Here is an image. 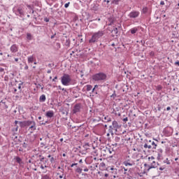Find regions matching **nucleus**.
I'll use <instances>...</instances> for the list:
<instances>
[{
    "instance_id": "nucleus-1",
    "label": "nucleus",
    "mask_w": 179,
    "mask_h": 179,
    "mask_svg": "<svg viewBox=\"0 0 179 179\" xmlns=\"http://www.w3.org/2000/svg\"><path fill=\"white\" fill-rule=\"evenodd\" d=\"M94 82H106L107 80V74L103 72H99L94 74L92 76Z\"/></svg>"
},
{
    "instance_id": "nucleus-2",
    "label": "nucleus",
    "mask_w": 179,
    "mask_h": 179,
    "mask_svg": "<svg viewBox=\"0 0 179 179\" xmlns=\"http://www.w3.org/2000/svg\"><path fill=\"white\" fill-rule=\"evenodd\" d=\"M104 36V31H98L92 34V38L90 39L89 43H97L99 38Z\"/></svg>"
},
{
    "instance_id": "nucleus-3",
    "label": "nucleus",
    "mask_w": 179,
    "mask_h": 179,
    "mask_svg": "<svg viewBox=\"0 0 179 179\" xmlns=\"http://www.w3.org/2000/svg\"><path fill=\"white\" fill-rule=\"evenodd\" d=\"M61 82L64 86H69L71 85V82H72V78L69 74L64 73L61 78Z\"/></svg>"
},
{
    "instance_id": "nucleus-4",
    "label": "nucleus",
    "mask_w": 179,
    "mask_h": 179,
    "mask_svg": "<svg viewBox=\"0 0 179 179\" xmlns=\"http://www.w3.org/2000/svg\"><path fill=\"white\" fill-rule=\"evenodd\" d=\"M25 125L26 127H29L30 131H36V122L30 121V120H25Z\"/></svg>"
},
{
    "instance_id": "nucleus-5",
    "label": "nucleus",
    "mask_w": 179,
    "mask_h": 179,
    "mask_svg": "<svg viewBox=\"0 0 179 179\" xmlns=\"http://www.w3.org/2000/svg\"><path fill=\"white\" fill-rule=\"evenodd\" d=\"M139 15H141V13H139V11H131L129 14V17H130V19H136V17H139Z\"/></svg>"
},
{
    "instance_id": "nucleus-6",
    "label": "nucleus",
    "mask_w": 179,
    "mask_h": 179,
    "mask_svg": "<svg viewBox=\"0 0 179 179\" xmlns=\"http://www.w3.org/2000/svg\"><path fill=\"white\" fill-rule=\"evenodd\" d=\"M123 164L126 166H134V164H135V162H134L132 161V159H131V158H129V157H127L126 158V160L123 162Z\"/></svg>"
},
{
    "instance_id": "nucleus-7",
    "label": "nucleus",
    "mask_w": 179,
    "mask_h": 179,
    "mask_svg": "<svg viewBox=\"0 0 179 179\" xmlns=\"http://www.w3.org/2000/svg\"><path fill=\"white\" fill-rule=\"evenodd\" d=\"M36 55H32L27 57L28 64H33L34 62H36Z\"/></svg>"
},
{
    "instance_id": "nucleus-8",
    "label": "nucleus",
    "mask_w": 179,
    "mask_h": 179,
    "mask_svg": "<svg viewBox=\"0 0 179 179\" xmlns=\"http://www.w3.org/2000/svg\"><path fill=\"white\" fill-rule=\"evenodd\" d=\"M79 111H80V104L78 103L75 105L73 113H74V114H76V113H79Z\"/></svg>"
},
{
    "instance_id": "nucleus-9",
    "label": "nucleus",
    "mask_w": 179,
    "mask_h": 179,
    "mask_svg": "<svg viewBox=\"0 0 179 179\" xmlns=\"http://www.w3.org/2000/svg\"><path fill=\"white\" fill-rule=\"evenodd\" d=\"M15 125H17V124H19L20 127H21V128H25V127H26V120L23 121V122H19L17 120H15Z\"/></svg>"
},
{
    "instance_id": "nucleus-10",
    "label": "nucleus",
    "mask_w": 179,
    "mask_h": 179,
    "mask_svg": "<svg viewBox=\"0 0 179 179\" xmlns=\"http://www.w3.org/2000/svg\"><path fill=\"white\" fill-rule=\"evenodd\" d=\"M15 15H17V16H22V15H24L23 8L20 7L18 8L15 11Z\"/></svg>"
},
{
    "instance_id": "nucleus-11",
    "label": "nucleus",
    "mask_w": 179,
    "mask_h": 179,
    "mask_svg": "<svg viewBox=\"0 0 179 179\" xmlns=\"http://www.w3.org/2000/svg\"><path fill=\"white\" fill-rule=\"evenodd\" d=\"M45 117L47 118H52L54 117V111L53 110H48L45 113Z\"/></svg>"
},
{
    "instance_id": "nucleus-12",
    "label": "nucleus",
    "mask_w": 179,
    "mask_h": 179,
    "mask_svg": "<svg viewBox=\"0 0 179 179\" xmlns=\"http://www.w3.org/2000/svg\"><path fill=\"white\" fill-rule=\"evenodd\" d=\"M113 129H118L120 126L118 125V122L117 121H113L112 123Z\"/></svg>"
},
{
    "instance_id": "nucleus-13",
    "label": "nucleus",
    "mask_w": 179,
    "mask_h": 179,
    "mask_svg": "<svg viewBox=\"0 0 179 179\" xmlns=\"http://www.w3.org/2000/svg\"><path fill=\"white\" fill-rule=\"evenodd\" d=\"M151 166H148V171H149V170H150V169H155V167H156V162L154 160L152 161V162H150Z\"/></svg>"
},
{
    "instance_id": "nucleus-14",
    "label": "nucleus",
    "mask_w": 179,
    "mask_h": 179,
    "mask_svg": "<svg viewBox=\"0 0 179 179\" xmlns=\"http://www.w3.org/2000/svg\"><path fill=\"white\" fill-rule=\"evenodd\" d=\"M10 51H11V52H17V45H13L10 47Z\"/></svg>"
},
{
    "instance_id": "nucleus-15",
    "label": "nucleus",
    "mask_w": 179,
    "mask_h": 179,
    "mask_svg": "<svg viewBox=\"0 0 179 179\" xmlns=\"http://www.w3.org/2000/svg\"><path fill=\"white\" fill-rule=\"evenodd\" d=\"M45 100H46L45 95L44 94L41 95L39 98V101L44 102L45 101Z\"/></svg>"
},
{
    "instance_id": "nucleus-16",
    "label": "nucleus",
    "mask_w": 179,
    "mask_h": 179,
    "mask_svg": "<svg viewBox=\"0 0 179 179\" xmlns=\"http://www.w3.org/2000/svg\"><path fill=\"white\" fill-rule=\"evenodd\" d=\"M136 31H138V28L134 27L132 28L131 29H130V32L131 33V34H135V33H136Z\"/></svg>"
},
{
    "instance_id": "nucleus-17",
    "label": "nucleus",
    "mask_w": 179,
    "mask_h": 179,
    "mask_svg": "<svg viewBox=\"0 0 179 179\" xmlns=\"http://www.w3.org/2000/svg\"><path fill=\"white\" fill-rule=\"evenodd\" d=\"M148 10H149V8H148V7H143L142 10V13H148Z\"/></svg>"
},
{
    "instance_id": "nucleus-18",
    "label": "nucleus",
    "mask_w": 179,
    "mask_h": 179,
    "mask_svg": "<svg viewBox=\"0 0 179 179\" xmlns=\"http://www.w3.org/2000/svg\"><path fill=\"white\" fill-rule=\"evenodd\" d=\"M86 87H87V92H90V90L93 89V86H92L91 85H87Z\"/></svg>"
},
{
    "instance_id": "nucleus-19",
    "label": "nucleus",
    "mask_w": 179,
    "mask_h": 179,
    "mask_svg": "<svg viewBox=\"0 0 179 179\" xmlns=\"http://www.w3.org/2000/svg\"><path fill=\"white\" fill-rule=\"evenodd\" d=\"M15 160H16L17 163H19V164H22V159H20V157H17L15 158Z\"/></svg>"
},
{
    "instance_id": "nucleus-20",
    "label": "nucleus",
    "mask_w": 179,
    "mask_h": 179,
    "mask_svg": "<svg viewBox=\"0 0 179 179\" xmlns=\"http://www.w3.org/2000/svg\"><path fill=\"white\" fill-rule=\"evenodd\" d=\"M154 160H155V157L152 156V157H148V162L150 164L152 163V161H154Z\"/></svg>"
},
{
    "instance_id": "nucleus-21",
    "label": "nucleus",
    "mask_w": 179,
    "mask_h": 179,
    "mask_svg": "<svg viewBox=\"0 0 179 179\" xmlns=\"http://www.w3.org/2000/svg\"><path fill=\"white\" fill-rule=\"evenodd\" d=\"M111 170V173L112 174H117V169H114V168H110Z\"/></svg>"
},
{
    "instance_id": "nucleus-22",
    "label": "nucleus",
    "mask_w": 179,
    "mask_h": 179,
    "mask_svg": "<svg viewBox=\"0 0 179 179\" xmlns=\"http://www.w3.org/2000/svg\"><path fill=\"white\" fill-rule=\"evenodd\" d=\"M144 148H145V149H152V145H148V144L145 143L144 145Z\"/></svg>"
},
{
    "instance_id": "nucleus-23",
    "label": "nucleus",
    "mask_w": 179,
    "mask_h": 179,
    "mask_svg": "<svg viewBox=\"0 0 179 179\" xmlns=\"http://www.w3.org/2000/svg\"><path fill=\"white\" fill-rule=\"evenodd\" d=\"M41 179H51V177H50L48 175H44L42 176Z\"/></svg>"
},
{
    "instance_id": "nucleus-24",
    "label": "nucleus",
    "mask_w": 179,
    "mask_h": 179,
    "mask_svg": "<svg viewBox=\"0 0 179 179\" xmlns=\"http://www.w3.org/2000/svg\"><path fill=\"white\" fill-rule=\"evenodd\" d=\"M162 157H163V154L158 152V156H157L158 160H160V159H162Z\"/></svg>"
},
{
    "instance_id": "nucleus-25",
    "label": "nucleus",
    "mask_w": 179,
    "mask_h": 179,
    "mask_svg": "<svg viewBox=\"0 0 179 179\" xmlns=\"http://www.w3.org/2000/svg\"><path fill=\"white\" fill-rule=\"evenodd\" d=\"M27 40H31V34H27Z\"/></svg>"
},
{
    "instance_id": "nucleus-26",
    "label": "nucleus",
    "mask_w": 179,
    "mask_h": 179,
    "mask_svg": "<svg viewBox=\"0 0 179 179\" xmlns=\"http://www.w3.org/2000/svg\"><path fill=\"white\" fill-rule=\"evenodd\" d=\"M115 34H117L118 33V28H114L112 31Z\"/></svg>"
},
{
    "instance_id": "nucleus-27",
    "label": "nucleus",
    "mask_w": 179,
    "mask_h": 179,
    "mask_svg": "<svg viewBox=\"0 0 179 179\" xmlns=\"http://www.w3.org/2000/svg\"><path fill=\"white\" fill-rule=\"evenodd\" d=\"M76 171H77V173H79L80 174V173H82V169L78 168Z\"/></svg>"
},
{
    "instance_id": "nucleus-28",
    "label": "nucleus",
    "mask_w": 179,
    "mask_h": 179,
    "mask_svg": "<svg viewBox=\"0 0 179 179\" xmlns=\"http://www.w3.org/2000/svg\"><path fill=\"white\" fill-rule=\"evenodd\" d=\"M158 153L163 154V150L162 148L158 149Z\"/></svg>"
},
{
    "instance_id": "nucleus-29",
    "label": "nucleus",
    "mask_w": 179,
    "mask_h": 179,
    "mask_svg": "<svg viewBox=\"0 0 179 179\" xmlns=\"http://www.w3.org/2000/svg\"><path fill=\"white\" fill-rule=\"evenodd\" d=\"M69 3H71L69 2V3H66V4L64 5V8H69Z\"/></svg>"
},
{
    "instance_id": "nucleus-30",
    "label": "nucleus",
    "mask_w": 179,
    "mask_h": 179,
    "mask_svg": "<svg viewBox=\"0 0 179 179\" xmlns=\"http://www.w3.org/2000/svg\"><path fill=\"white\" fill-rule=\"evenodd\" d=\"M45 167H47V166H43V165H41V169L42 170H44V169H45Z\"/></svg>"
},
{
    "instance_id": "nucleus-31",
    "label": "nucleus",
    "mask_w": 179,
    "mask_h": 179,
    "mask_svg": "<svg viewBox=\"0 0 179 179\" xmlns=\"http://www.w3.org/2000/svg\"><path fill=\"white\" fill-rule=\"evenodd\" d=\"M175 65H176V66H179V61L176 62H175Z\"/></svg>"
},
{
    "instance_id": "nucleus-32",
    "label": "nucleus",
    "mask_w": 179,
    "mask_h": 179,
    "mask_svg": "<svg viewBox=\"0 0 179 179\" xmlns=\"http://www.w3.org/2000/svg\"><path fill=\"white\" fill-rule=\"evenodd\" d=\"M124 122H127L128 121V117H125L123 119Z\"/></svg>"
},
{
    "instance_id": "nucleus-33",
    "label": "nucleus",
    "mask_w": 179,
    "mask_h": 179,
    "mask_svg": "<svg viewBox=\"0 0 179 179\" xmlns=\"http://www.w3.org/2000/svg\"><path fill=\"white\" fill-rule=\"evenodd\" d=\"M170 110H171V108L170 106H168V107L166 108V110H167V111H170Z\"/></svg>"
},
{
    "instance_id": "nucleus-34",
    "label": "nucleus",
    "mask_w": 179,
    "mask_h": 179,
    "mask_svg": "<svg viewBox=\"0 0 179 179\" xmlns=\"http://www.w3.org/2000/svg\"><path fill=\"white\" fill-rule=\"evenodd\" d=\"M24 69H26V70L29 69V66H28V65H26V66H24Z\"/></svg>"
},
{
    "instance_id": "nucleus-35",
    "label": "nucleus",
    "mask_w": 179,
    "mask_h": 179,
    "mask_svg": "<svg viewBox=\"0 0 179 179\" xmlns=\"http://www.w3.org/2000/svg\"><path fill=\"white\" fill-rule=\"evenodd\" d=\"M55 79H58V78L56 76L52 79V82H55Z\"/></svg>"
},
{
    "instance_id": "nucleus-36",
    "label": "nucleus",
    "mask_w": 179,
    "mask_h": 179,
    "mask_svg": "<svg viewBox=\"0 0 179 179\" xmlns=\"http://www.w3.org/2000/svg\"><path fill=\"white\" fill-rule=\"evenodd\" d=\"M34 65H37V59L35 60V62H33Z\"/></svg>"
},
{
    "instance_id": "nucleus-37",
    "label": "nucleus",
    "mask_w": 179,
    "mask_h": 179,
    "mask_svg": "<svg viewBox=\"0 0 179 179\" xmlns=\"http://www.w3.org/2000/svg\"><path fill=\"white\" fill-rule=\"evenodd\" d=\"M59 89L60 90H65V89H64V88H62L61 86H59Z\"/></svg>"
},
{
    "instance_id": "nucleus-38",
    "label": "nucleus",
    "mask_w": 179,
    "mask_h": 179,
    "mask_svg": "<svg viewBox=\"0 0 179 179\" xmlns=\"http://www.w3.org/2000/svg\"><path fill=\"white\" fill-rule=\"evenodd\" d=\"M50 162L52 163V162H54V157H52L51 159H50Z\"/></svg>"
},
{
    "instance_id": "nucleus-39",
    "label": "nucleus",
    "mask_w": 179,
    "mask_h": 179,
    "mask_svg": "<svg viewBox=\"0 0 179 179\" xmlns=\"http://www.w3.org/2000/svg\"><path fill=\"white\" fill-rule=\"evenodd\" d=\"M76 164H72L71 167H73V166H76Z\"/></svg>"
},
{
    "instance_id": "nucleus-40",
    "label": "nucleus",
    "mask_w": 179,
    "mask_h": 179,
    "mask_svg": "<svg viewBox=\"0 0 179 179\" xmlns=\"http://www.w3.org/2000/svg\"><path fill=\"white\" fill-rule=\"evenodd\" d=\"M96 87H99V85H95L94 88V89H96Z\"/></svg>"
},
{
    "instance_id": "nucleus-41",
    "label": "nucleus",
    "mask_w": 179,
    "mask_h": 179,
    "mask_svg": "<svg viewBox=\"0 0 179 179\" xmlns=\"http://www.w3.org/2000/svg\"><path fill=\"white\" fill-rule=\"evenodd\" d=\"M15 61L16 62H17V61H19V59L15 58Z\"/></svg>"
},
{
    "instance_id": "nucleus-42",
    "label": "nucleus",
    "mask_w": 179,
    "mask_h": 179,
    "mask_svg": "<svg viewBox=\"0 0 179 179\" xmlns=\"http://www.w3.org/2000/svg\"><path fill=\"white\" fill-rule=\"evenodd\" d=\"M161 5H164V1H161Z\"/></svg>"
},
{
    "instance_id": "nucleus-43",
    "label": "nucleus",
    "mask_w": 179,
    "mask_h": 179,
    "mask_svg": "<svg viewBox=\"0 0 179 179\" xmlns=\"http://www.w3.org/2000/svg\"><path fill=\"white\" fill-rule=\"evenodd\" d=\"M104 176H105V177H108V173H106Z\"/></svg>"
},
{
    "instance_id": "nucleus-44",
    "label": "nucleus",
    "mask_w": 179,
    "mask_h": 179,
    "mask_svg": "<svg viewBox=\"0 0 179 179\" xmlns=\"http://www.w3.org/2000/svg\"><path fill=\"white\" fill-rule=\"evenodd\" d=\"M84 171H89V169H84Z\"/></svg>"
},
{
    "instance_id": "nucleus-45",
    "label": "nucleus",
    "mask_w": 179,
    "mask_h": 179,
    "mask_svg": "<svg viewBox=\"0 0 179 179\" xmlns=\"http://www.w3.org/2000/svg\"><path fill=\"white\" fill-rule=\"evenodd\" d=\"M94 90H96V88L94 87V88L92 89V92H94Z\"/></svg>"
},
{
    "instance_id": "nucleus-46",
    "label": "nucleus",
    "mask_w": 179,
    "mask_h": 179,
    "mask_svg": "<svg viewBox=\"0 0 179 179\" xmlns=\"http://www.w3.org/2000/svg\"><path fill=\"white\" fill-rule=\"evenodd\" d=\"M124 171H128V169L124 168Z\"/></svg>"
},
{
    "instance_id": "nucleus-47",
    "label": "nucleus",
    "mask_w": 179,
    "mask_h": 179,
    "mask_svg": "<svg viewBox=\"0 0 179 179\" xmlns=\"http://www.w3.org/2000/svg\"><path fill=\"white\" fill-rule=\"evenodd\" d=\"M48 73H51V71H48Z\"/></svg>"
},
{
    "instance_id": "nucleus-48",
    "label": "nucleus",
    "mask_w": 179,
    "mask_h": 179,
    "mask_svg": "<svg viewBox=\"0 0 179 179\" xmlns=\"http://www.w3.org/2000/svg\"><path fill=\"white\" fill-rule=\"evenodd\" d=\"M38 118V120H41V116H39Z\"/></svg>"
},
{
    "instance_id": "nucleus-49",
    "label": "nucleus",
    "mask_w": 179,
    "mask_h": 179,
    "mask_svg": "<svg viewBox=\"0 0 179 179\" xmlns=\"http://www.w3.org/2000/svg\"><path fill=\"white\" fill-rule=\"evenodd\" d=\"M152 145H155V141H152Z\"/></svg>"
},
{
    "instance_id": "nucleus-50",
    "label": "nucleus",
    "mask_w": 179,
    "mask_h": 179,
    "mask_svg": "<svg viewBox=\"0 0 179 179\" xmlns=\"http://www.w3.org/2000/svg\"><path fill=\"white\" fill-rule=\"evenodd\" d=\"M177 160H178V158H176L175 159V161L177 162Z\"/></svg>"
},
{
    "instance_id": "nucleus-51",
    "label": "nucleus",
    "mask_w": 179,
    "mask_h": 179,
    "mask_svg": "<svg viewBox=\"0 0 179 179\" xmlns=\"http://www.w3.org/2000/svg\"><path fill=\"white\" fill-rule=\"evenodd\" d=\"M48 157H51V155H49L48 156Z\"/></svg>"
},
{
    "instance_id": "nucleus-52",
    "label": "nucleus",
    "mask_w": 179,
    "mask_h": 179,
    "mask_svg": "<svg viewBox=\"0 0 179 179\" xmlns=\"http://www.w3.org/2000/svg\"><path fill=\"white\" fill-rule=\"evenodd\" d=\"M0 55H3V54L2 52L0 53Z\"/></svg>"
},
{
    "instance_id": "nucleus-53",
    "label": "nucleus",
    "mask_w": 179,
    "mask_h": 179,
    "mask_svg": "<svg viewBox=\"0 0 179 179\" xmlns=\"http://www.w3.org/2000/svg\"><path fill=\"white\" fill-rule=\"evenodd\" d=\"M145 167H148V165H147V164H145Z\"/></svg>"
},
{
    "instance_id": "nucleus-54",
    "label": "nucleus",
    "mask_w": 179,
    "mask_h": 179,
    "mask_svg": "<svg viewBox=\"0 0 179 179\" xmlns=\"http://www.w3.org/2000/svg\"><path fill=\"white\" fill-rule=\"evenodd\" d=\"M64 157H65V154H63Z\"/></svg>"
},
{
    "instance_id": "nucleus-55",
    "label": "nucleus",
    "mask_w": 179,
    "mask_h": 179,
    "mask_svg": "<svg viewBox=\"0 0 179 179\" xmlns=\"http://www.w3.org/2000/svg\"><path fill=\"white\" fill-rule=\"evenodd\" d=\"M59 178H62V176H59Z\"/></svg>"
},
{
    "instance_id": "nucleus-56",
    "label": "nucleus",
    "mask_w": 179,
    "mask_h": 179,
    "mask_svg": "<svg viewBox=\"0 0 179 179\" xmlns=\"http://www.w3.org/2000/svg\"><path fill=\"white\" fill-rule=\"evenodd\" d=\"M51 38H54V36H52Z\"/></svg>"
},
{
    "instance_id": "nucleus-57",
    "label": "nucleus",
    "mask_w": 179,
    "mask_h": 179,
    "mask_svg": "<svg viewBox=\"0 0 179 179\" xmlns=\"http://www.w3.org/2000/svg\"><path fill=\"white\" fill-rule=\"evenodd\" d=\"M160 170H163L162 168H161Z\"/></svg>"
},
{
    "instance_id": "nucleus-58",
    "label": "nucleus",
    "mask_w": 179,
    "mask_h": 179,
    "mask_svg": "<svg viewBox=\"0 0 179 179\" xmlns=\"http://www.w3.org/2000/svg\"><path fill=\"white\" fill-rule=\"evenodd\" d=\"M46 22H48V20H46Z\"/></svg>"
},
{
    "instance_id": "nucleus-59",
    "label": "nucleus",
    "mask_w": 179,
    "mask_h": 179,
    "mask_svg": "<svg viewBox=\"0 0 179 179\" xmlns=\"http://www.w3.org/2000/svg\"><path fill=\"white\" fill-rule=\"evenodd\" d=\"M46 22H48V20H46Z\"/></svg>"
},
{
    "instance_id": "nucleus-60",
    "label": "nucleus",
    "mask_w": 179,
    "mask_h": 179,
    "mask_svg": "<svg viewBox=\"0 0 179 179\" xmlns=\"http://www.w3.org/2000/svg\"><path fill=\"white\" fill-rule=\"evenodd\" d=\"M8 57H10V55H8Z\"/></svg>"
},
{
    "instance_id": "nucleus-61",
    "label": "nucleus",
    "mask_w": 179,
    "mask_h": 179,
    "mask_svg": "<svg viewBox=\"0 0 179 179\" xmlns=\"http://www.w3.org/2000/svg\"><path fill=\"white\" fill-rule=\"evenodd\" d=\"M17 90H15V92H16Z\"/></svg>"
},
{
    "instance_id": "nucleus-62",
    "label": "nucleus",
    "mask_w": 179,
    "mask_h": 179,
    "mask_svg": "<svg viewBox=\"0 0 179 179\" xmlns=\"http://www.w3.org/2000/svg\"><path fill=\"white\" fill-rule=\"evenodd\" d=\"M61 141H63V139L62 138Z\"/></svg>"
},
{
    "instance_id": "nucleus-63",
    "label": "nucleus",
    "mask_w": 179,
    "mask_h": 179,
    "mask_svg": "<svg viewBox=\"0 0 179 179\" xmlns=\"http://www.w3.org/2000/svg\"><path fill=\"white\" fill-rule=\"evenodd\" d=\"M0 31H1V27H0Z\"/></svg>"
},
{
    "instance_id": "nucleus-64",
    "label": "nucleus",
    "mask_w": 179,
    "mask_h": 179,
    "mask_svg": "<svg viewBox=\"0 0 179 179\" xmlns=\"http://www.w3.org/2000/svg\"><path fill=\"white\" fill-rule=\"evenodd\" d=\"M34 68H36V66H34Z\"/></svg>"
}]
</instances>
